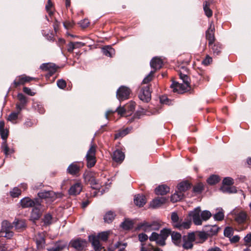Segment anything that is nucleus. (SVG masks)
Listing matches in <instances>:
<instances>
[{
  "label": "nucleus",
  "mask_w": 251,
  "mask_h": 251,
  "mask_svg": "<svg viewBox=\"0 0 251 251\" xmlns=\"http://www.w3.org/2000/svg\"><path fill=\"white\" fill-rule=\"evenodd\" d=\"M90 241L91 242L95 251H100L102 249L101 245L100 242V239L95 235L89 236Z\"/></svg>",
  "instance_id": "f3484780"
},
{
  "label": "nucleus",
  "mask_w": 251,
  "mask_h": 251,
  "mask_svg": "<svg viewBox=\"0 0 251 251\" xmlns=\"http://www.w3.org/2000/svg\"><path fill=\"white\" fill-rule=\"evenodd\" d=\"M163 62L162 60L157 57H153L150 62L151 68L154 69L153 71L160 69L162 66Z\"/></svg>",
  "instance_id": "5701e85b"
},
{
  "label": "nucleus",
  "mask_w": 251,
  "mask_h": 251,
  "mask_svg": "<svg viewBox=\"0 0 251 251\" xmlns=\"http://www.w3.org/2000/svg\"><path fill=\"white\" fill-rule=\"evenodd\" d=\"M233 229L230 227H226L225 228L224 234L226 237L230 238L233 235Z\"/></svg>",
  "instance_id": "3c124183"
},
{
  "label": "nucleus",
  "mask_w": 251,
  "mask_h": 251,
  "mask_svg": "<svg viewBox=\"0 0 251 251\" xmlns=\"http://www.w3.org/2000/svg\"><path fill=\"white\" fill-rule=\"evenodd\" d=\"M83 166V163L81 162H74L68 166L67 172L72 176H78Z\"/></svg>",
  "instance_id": "9d476101"
},
{
  "label": "nucleus",
  "mask_w": 251,
  "mask_h": 251,
  "mask_svg": "<svg viewBox=\"0 0 251 251\" xmlns=\"http://www.w3.org/2000/svg\"><path fill=\"white\" fill-rule=\"evenodd\" d=\"M196 240V236L194 232L188 233L182 237L181 246L185 250H191L193 248V243Z\"/></svg>",
  "instance_id": "6e6552de"
},
{
  "label": "nucleus",
  "mask_w": 251,
  "mask_h": 251,
  "mask_svg": "<svg viewBox=\"0 0 251 251\" xmlns=\"http://www.w3.org/2000/svg\"><path fill=\"white\" fill-rule=\"evenodd\" d=\"M230 214L238 224L245 223L248 219L247 212L241 207H235L230 212Z\"/></svg>",
  "instance_id": "39448f33"
},
{
  "label": "nucleus",
  "mask_w": 251,
  "mask_h": 251,
  "mask_svg": "<svg viewBox=\"0 0 251 251\" xmlns=\"http://www.w3.org/2000/svg\"><path fill=\"white\" fill-rule=\"evenodd\" d=\"M223 185L230 186L233 184V179L230 177H226L224 178L223 181Z\"/></svg>",
  "instance_id": "603ef678"
},
{
  "label": "nucleus",
  "mask_w": 251,
  "mask_h": 251,
  "mask_svg": "<svg viewBox=\"0 0 251 251\" xmlns=\"http://www.w3.org/2000/svg\"><path fill=\"white\" fill-rule=\"evenodd\" d=\"M19 114L18 112H16L11 113L7 118V120L12 123H15Z\"/></svg>",
  "instance_id": "49530a36"
},
{
  "label": "nucleus",
  "mask_w": 251,
  "mask_h": 251,
  "mask_svg": "<svg viewBox=\"0 0 251 251\" xmlns=\"http://www.w3.org/2000/svg\"><path fill=\"white\" fill-rule=\"evenodd\" d=\"M222 192L224 193H233L234 191L233 190L234 189V188L230 187L228 185H223L220 189Z\"/></svg>",
  "instance_id": "864d4df0"
},
{
  "label": "nucleus",
  "mask_w": 251,
  "mask_h": 251,
  "mask_svg": "<svg viewBox=\"0 0 251 251\" xmlns=\"http://www.w3.org/2000/svg\"><path fill=\"white\" fill-rule=\"evenodd\" d=\"M245 244L246 246H251V233H248L244 238Z\"/></svg>",
  "instance_id": "4d7b16f0"
},
{
  "label": "nucleus",
  "mask_w": 251,
  "mask_h": 251,
  "mask_svg": "<svg viewBox=\"0 0 251 251\" xmlns=\"http://www.w3.org/2000/svg\"><path fill=\"white\" fill-rule=\"evenodd\" d=\"M133 226V222L131 220L128 219L125 220L121 224V226L123 228L126 230H128L132 228Z\"/></svg>",
  "instance_id": "58836bf2"
},
{
  "label": "nucleus",
  "mask_w": 251,
  "mask_h": 251,
  "mask_svg": "<svg viewBox=\"0 0 251 251\" xmlns=\"http://www.w3.org/2000/svg\"><path fill=\"white\" fill-rule=\"evenodd\" d=\"M130 93L131 90L129 88L122 86L117 90L116 96L119 100H124L129 98Z\"/></svg>",
  "instance_id": "9b49d317"
},
{
  "label": "nucleus",
  "mask_w": 251,
  "mask_h": 251,
  "mask_svg": "<svg viewBox=\"0 0 251 251\" xmlns=\"http://www.w3.org/2000/svg\"><path fill=\"white\" fill-rule=\"evenodd\" d=\"M203 190V185L202 183H198L193 188L194 192L200 193Z\"/></svg>",
  "instance_id": "5fc2aeb1"
},
{
  "label": "nucleus",
  "mask_w": 251,
  "mask_h": 251,
  "mask_svg": "<svg viewBox=\"0 0 251 251\" xmlns=\"http://www.w3.org/2000/svg\"><path fill=\"white\" fill-rule=\"evenodd\" d=\"M14 227L17 230H21L25 227V223L23 220H15L13 222Z\"/></svg>",
  "instance_id": "72a5a7b5"
},
{
  "label": "nucleus",
  "mask_w": 251,
  "mask_h": 251,
  "mask_svg": "<svg viewBox=\"0 0 251 251\" xmlns=\"http://www.w3.org/2000/svg\"><path fill=\"white\" fill-rule=\"evenodd\" d=\"M97 146L93 143L92 140L89 149L86 155L87 165L89 168L93 167L96 163V152Z\"/></svg>",
  "instance_id": "0eeeda50"
},
{
  "label": "nucleus",
  "mask_w": 251,
  "mask_h": 251,
  "mask_svg": "<svg viewBox=\"0 0 251 251\" xmlns=\"http://www.w3.org/2000/svg\"><path fill=\"white\" fill-rule=\"evenodd\" d=\"M66 246L67 244L65 242L59 241L56 242L52 248H48L47 250L48 251H61Z\"/></svg>",
  "instance_id": "bb28decb"
},
{
  "label": "nucleus",
  "mask_w": 251,
  "mask_h": 251,
  "mask_svg": "<svg viewBox=\"0 0 251 251\" xmlns=\"http://www.w3.org/2000/svg\"><path fill=\"white\" fill-rule=\"evenodd\" d=\"M39 202L38 199H35L33 201L28 197H25L22 199L20 201L21 205L23 208L31 207L35 206Z\"/></svg>",
  "instance_id": "dca6fc26"
},
{
  "label": "nucleus",
  "mask_w": 251,
  "mask_h": 251,
  "mask_svg": "<svg viewBox=\"0 0 251 251\" xmlns=\"http://www.w3.org/2000/svg\"><path fill=\"white\" fill-rule=\"evenodd\" d=\"M211 49L214 55H218L221 51V45L219 43H216L213 45H212Z\"/></svg>",
  "instance_id": "79ce46f5"
},
{
  "label": "nucleus",
  "mask_w": 251,
  "mask_h": 251,
  "mask_svg": "<svg viewBox=\"0 0 251 251\" xmlns=\"http://www.w3.org/2000/svg\"><path fill=\"white\" fill-rule=\"evenodd\" d=\"M205 231L207 233L209 236L216 235L219 230V227L216 225L207 226L205 227Z\"/></svg>",
  "instance_id": "7c9ffc66"
},
{
  "label": "nucleus",
  "mask_w": 251,
  "mask_h": 251,
  "mask_svg": "<svg viewBox=\"0 0 251 251\" xmlns=\"http://www.w3.org/2000/svg\"><path fill=\"white\" fill-rule=\"evenodd\" d=\"M125 159V154L120 150H116L113 153L112 159L117 163H121Z\"/></svg>",
  "instance_id": "4be33fe9"
},
{
  "label": "nucleus",
  "mask_w": 251,
  "mask_h": 251,
  "mask_svg": "<svg viewBox=\"0 0 251 251\" xmlns=\"http://www.w3.org/2000/svg\"><path fill=\"white\" fill-rule=\"evenodd\" d=\"M135 103L134 102H130L126 106V107L127 110L130 112L133 111L135 109Z\"/></svg>",
  "instance_id": "680f3d73"
},
{
  "label": "nucleus",
  "mask_w": 251,
  "mask_h": 251,
  "mask_svg": "<svg viewBox=\"0 0 251 251\" xmlns=\"http://www.w3.org/2000/svg\"><path fill=\"white\" fill-rule=\"evenodd\" d=\"M110 233L109 231H103L100 233H99L97 235V237H98L100 240L102 241H106L107 240L109 235Z\"/></svg>",
  "instance_id": "c03bdc74"
},
{
  "label": "nucleus",
  "mask_w": 251,
  "mask_h": 251,
  "mask_svg": "<svg viewBox=\"0 0 251 251\" xmlns=\"http://www.w3.org/2000/svg\"><path fill=\"white\" fill-rule=\"evenodd\" d=\"M220 179L219 176L217 175H212L207 179V182L210 185H214L220 181Z\"/></svg>",
  "instance_id": "a19ab883"
},
{
  "label": "nucleus",
  "mask_w": 251,
  "mask_h": 251,
  "mask_svg": "<svg viewBox=\"0 0 251 251\" xmlns=\"http://www.w3.org/2000/svg\"><path fill=\"white\" fill-rule=\"evenodd\" d=\"M170 235L173 243L177 247H181L182 240L181 235L179 233L175 231H171Z\"/></svg>",
  "instance_id": "412c9836"
},
{
  "label": "nucleus",
  "mask_w": 251,
  "mask_h": 251,
  "mask_svg": "<svg viewBox=\"0 0 251 251\" xmlns=\"http://www.w3.org/2000/svg\"><path fill=\"white\" fill-rule=\"evenodd\" d=\"M183 193L176 191L171 197V200L173 202H176L181 200L183 197Z\"/></svg>",
  "instance_id": "4c0bfd02"
},
{
  "label": "nucleus",
  "mask_w": 251,
  "mask_h": 251,
  "mask_svg": "<svg viewBox=\"0 0 251 251\" xmlns=\"http://www.w3.org/2000/svg\"><path fill=\"white\" fill-rule=\"evenodd\" d=\"M214 30V25L211 23L209 28L206 31V38L208 41L209 46H212L215 41Z\"/></svg>",
  "instance_id": "2eb2a0df"
},
{
  "label": "nucleus",
  "mask_w": 251,
  "mask_h": 251,
  "mask_svg": "<svg viewBox=\"0 0 251 251\" xmlns=\"http://www.w3.org/2000/svg\"><path fill=\"white\" fill-rule=\"evenodd\" d=\"M213 218L216 221H220L223 220L224 218L223 210L222 208L220 209L219 211L214 215Z\"/></svg>",
  "instance_id": "a18cd8bd"
},
{
  "label": "nucleus",
  "mask_w": 251,
  "mask_h": 251,
  "mask_svg": "<svg viewBox=\"0 0 251 251\" xmlns=\"http://www.w3.org/2000/svg\"><path fill=\"white\" fill-rule=\"evenodd\" d=\"M153 249V247L151 245H149L147 247H144L143 244H142L141 251H152Z\"/></svg>",
  "instance_id": "0e129e2a"
},
{
  "label": "nucleus",
  "mask_w": 251,
  "mask_h": 251,
  "mask_svg": "<svg viewBox=\"0 0 251 251\" xmlns=\"http://www.w3.org/2000/svg\"><path fill=\"white\" fill-rule=\"evenodd\" d=\"M75 49V48L74 47V45L73 44V42H70L67 45V50L69 52H73L74 50Z\"/></svg>",
  "instance_id": "774afa93"
},
{
  "label": "nucleus",
  "mask_w": 251,
  "mask_h": 251,
  "mask_svg": "<svg viewBox=\"0 0 251 251\" xmlns=\"http://www.w3.org/2000/svg\"><path fill=\"white\" fill-rule=\"evenodd\" d=\"M17 97L21 103L25 104L26 102L25 97L23 94H19Z\"/></svg>",
  "instance_id": "e2e57ef3"
},
{
  "label": "nucleus",
  "mask_w": 251,
  "mask_h": 251,
  "mask_svg": "<svg viewBox=\"0 0 251 251\" xmlns=\"http://www.w3.org/2000/svg\"><path fill=\"white\" fill-rule=\"evenodd\" d=\"M171 233V230L164 228L161 230L160 233L153 232L149 237L151 241H154L159 246H164L166 245V240Z\"/></svg>",
  "instance_id": "7ed1b4c3"
},
{
  "label": "nucleus",
  "mask_w": 251,
  "mask_h": 251,
  "mask_svg": "<svg viewBox=\"0 0 251 251\" xmlns=\"http://www.w3.org/2000/svg\"><path fill=\"white\" fill-rule=\"evenodd\" d=\"M97 174L89 172L84 174V178L86 182L91 185L92 189L95 190L94 191V196H96L98 192L97 190L100 189L101 184L100 183L99 180L96 179Z\"/></svg>",
  "instance_id": "20e7f679"
},
{
  "label": "nucleus",
  "mask_w": 251,
  "mask_h": 251,
  "mask_svg": "<svg viewBox=\"0 0 251 251\" xmlns=\"http://www.w3.org/2000/svg\"><path fill=\"white\" fill-rule=\"evenodd\" d=\"M34 79V78L26 75H20L16 78L13 83L15 85V86L16 87L20 85L24 84L26 82H29Z\"/></svg>",
  "instance_id": "a211bd4d"
},
{
  "label": "nucleus",
  "mask_w": 251,
  "mask_h": 251,
  "mask_svg": "<svg viewBox=\"0 0 251 251\" xmlns=\"http://www.w3.org/2000/svg\"><path fill=\"white\" fill-rule=\"evenodd\" d=\"M56 84L57 86L61 89H64L66 87V82L63 79H58L56 82Z\"/></svg>",
  "instance_id": "6e6d98bb"
},
{
  "label": "nucleus",
  "mask_w": 251,
  "mask_h": 251,
  "mask_svg": "<svg viewBox=\"0 0 251 251\" xmlns=\"http://www.w3.org/2000/svg\"><path fill=\"white\" fill-rule=\"evenodd\" d=\"M82 190V185L80 183L77 182L73 185L69 190V193L71 195L79 194Z\"/></svg>",
  "instance_id": "393cba45"
},
{
  "label": "nucleus",
  "mask_w": 251,
  "mask_h": 251,
  "mask_svg": "<svg viewBox=\"0 0 251 251\" xmlns=\"http://www.w3.org/2000/svg\"><path fill=\"white\" fill-rule=\"evenodd\" d=\"M70 244L71 247L78 251L83 250L87 246L86 241L81 238L72 240Z\"/></svg>",
  "instance_id": "ddd939ff"
},
{
  "label": "nucleus",
  "mask_w": 251,
  "mask_h": 251,
  "mask_svg": "<svg viewBox=\"0 0 251 251\" xmlns=\"http://www.w3.org/2000/svg\"><path fill=\"white\" fill-rule=\"evenodd\" d=\"M34 240L38 250L43 249L45 247V239L42 233H38L35 235Z\"/></svg>",
  "instance_id": "aec40b11"
},
{
  "label": "nucleus",
  "mask_w": 251,
  "mask_h": 251,
  "mask_svg": "<svg viewBox=\"0 0 251 251\" xmlns=\"http://www.w3.org/2000/svg\"><path fill=\"white\" fill-rule=\"evenodd\" d=\"M171 220L173 226L176 228L177 224H179L181 220L179 219L177 214L176 212H173L171 215Z\"/></svg>",
  "instance_id": "37998d69"
},
{
  "label": "nucleus",
  "mask_w": 251,
  "mask_h": 251,
  "mask_svg": "<svg viewBox=\"0 0 251 251\" xmlns=\"http://www.w3.org/2000/svg\"><path fill=\"white\" fill-rule=\"evenodd\" d=\"M41 208V204L39 201L36 204L35 206H33L30 215V219L31 220L35 221L39 219L42 215Z\"/></svg>",
  "instance_id": "4468645a"
},
{
  "label": "nucleus",
  "mask_w": 251,
  "mask_h": 251,
  "mask_svg": "<svg viewBox=\"0 0 251 251\" xmlns=\"http://www.w3.org/2000/svg\"><path fill=\"white\" fill-rule=\"evenodd\" d=\"M52 4L50 0H48L47 5H46V9L47 12L50 15L52 14V12L50 11V8L52 7Z\"/></svg>",
  "instance_id": "338daca9"
},
{
  "label": "nucleus",
  "mask_w": 251,
  "mask_h": 251,
  "mask_svg": "<svg viewBox=\"0 0 251 251\" xmlns=\"http://www.w3.org/2000/svg\"><path fill=\"white\" fill-rule=\"evenodd\" d=\"M160 227L161 224L157 221L151 222L143 221L138 225L137 228L142 229L144 232H149L152 230H158Z\"/></svg>",
  "instance_id": "423d86ee"
},
{
  "label": "nucleus",
  "mask_w": 251,
  "mask_h": 251,
  "mask_svg": "<svg viewBox=\"0 0 251 251\" xmlns=\"http://www.w3.org/2000/svg\"><path fill=\"white\" fill-rule=\"evenodd\" d=\"M134 201L137 206L142 207L145 205L147 201L145 196L138 194L135 196Z\"/></svg>",
  "instance_id": "a878e982"
},
{
  "label": "nucleus",
  "mask_w": 251,
  "mask_h": 251,
  "mask_svg": "<svg viewBox=\"0 0 251 251\" xmlns=\"http://www.w3.org/2000/svg\"><path fill=\"white\" fill-rule=\"evenodd\" d=\"M167 199L165 197H158L153 200L150 202V207L152 208H157L165 203Z\"/></svg>",
  "instance_id": "6ab92c4d"
},
{
  "label": "nucleus",
  "mask_w": 251,
  "mask_h": 251,
  "mask_svg": "<svg viewBox=\"0 0 251 251\" xmlns=\"http://www.w3.org/2000/svg\"><path fill=\"white\" fill-rule=\"evenodd\" d=\"M154 73L155 71H151L149 74L144 78L142 83L144 84H147L151 81L153 78Z\"/></svg>",
  "instance_id": "09e8293b"
},
{
  "label": "nucleus",
  "mask_w": 251,
  "mask_h": 251,
  "mask_svg": "<svg viewBox=\"0 0 251 251\" xmlns=\"http://www.w3.org/2000/svg\"><path fill=\"white\" fill-rule=\"evenodd\" d=\"M189 216L193 219L194 223L197 226L201 225L202 221L208 220L212 216L208 210L201 211V208L198 207L189 213Z\"/></svg>",
  "instance_id": "f257e3e1"
},
{
  "label": "nucleus",
  "mask_w": 251,
  "mask_h": 251,
  "mask_svg": "<svg viewBox=\"0 0 251 251\" xmlns=\"http://www.w3.org/2000/svg\"><path fill=\"white\" fill-rule=\"evenodd\" d=\"M102 51L104 55L108 57H112L115 53L114 49L110 46H105L103 47L102 49Z\"/></svg>",
  "instance_id": "473e14b6"
},
{
  "label": "nucleus",
  "mask_w": 251,
  "mask_h": 251,
  "mask_svg": "<svg viewBox=\"0 0 251 251\" xmlns=\"http://www.w3.org/2000/svg\"><path fill=\"white\" fill-rule=\"evenodd\" d=\"M190 188V184L187 181L180 182L177 185L178 191L183 193Z\"/></svg>",
  "instance_id": "2f4dec72"
},
{
  "label": "nucleus",
  "mask_w": 251,
  "mask_h": 251,
  "mask_svg": "<svg viewBox=\"0 0 251 251\" xmlns=\"http://www.w3.org/2000/svg\"><path fill=\"white\" fill-rule=\"evenodd\" d=\"M5 123L3 121H0V135L1 139L4 141H6L8 136V131L4 128Z\"/></svg>",
  "instance_id": "cd10ccee"
},
{
  "label": "nucleus",
  "mask_w": 251,
  "mask_h": 251,
  "mask_svg": "<svg viewBox=\"0 0 251 251\" xmlns=\"http://www.w3.org/2000/svg\"><path fill=\"white\" fill-rule=\"evenodd\" d=\"M1 149L5 155H8L13 152V150H11L8 147L6 141H4L1 144Z\"/></svg>",
  "instance_id": "e433bc0d"
},
{
  "label": "nucleus",
  "mask_w": 251,
  "mask_h": 251,
  "mask_svg": "<svg viewBox=\"0 0 251 251\" xmlns=\"http://www.w3.org/2000/svg\"><path fill=\"white\" fill-rule=\"evenodd\" d=\"M191 222L189 221L183 222L182 220L176 225V228L179 229H188L190 227Z\"/></svg>",
  "instance_id": "c9c22d12"
},
{
  "label": "nucleus",
  "mask_w": 251,
  "mask_h": 251,
  "mask_svg": "<svg viewBox=\"0 0 251 251\" xmlns=\"http://www.w3.org/2000/svg\"><path fill=\"white\" fill-rule=\"evenodd\" d=\"M169 191V187L165 185H160L155 189V194L157 195H166Z\"/></svg>",
  "instance_id": "c756f323"
},
{
  "label": "nucleus",
  "mask_w": 251,
  "mask_h": 251,
  "mask_svg": "<svg viewBox=\"0 0 251 251\" xmlns=\"http://www.w3.org/2000/svg\"><path fill=\"white\" fill-rule=\"evenodd\" d=\"M209 6H210V3L209 2H208L207 1H205L203 2V10L204 11V13H205V15L208 18L211 17L213 14L212 11L210 9Z\"/></svg>",
  "instance_id": "f704fd0d"
},
{
  "label": "nucleus",
  "mask_w": 251,
  "mask_h": 251,
  "mask_svg": "<svg viewBox=\"0 0 251 251\" xmlns=\"http://www.w3.org/2000/svg\"><path fill=\"white\" fill-rule=\"evenodd\" d=\"M115 216V214L112 211L107 212L104 216V220L105 222L110 223L112 222Z\"/></svg>",
  "instance_id": "ea45409f"
},
{
  "label": "nucleus",
  "mask_w": 251,
  "mask_h": 251,
  "mask_svg": "<svg viewBox=\"0 0 251 251\" xmlns=\"http://www.w3.org/2000/svg\"><path fill=\"white\" fill-rule=\"evenodd\" d=\"M198 236L199 239L201 240V243L204 242L207 239L208 236H209L207 233H206L205 230L204 231H201L199 232Z\"/></svg>",
  "instance_id": "8fccbe9b"
},
{
  "label": "nucleus",
  "mask_w": 251,
  "mask_h": 251,
  "mask_svg": "<svg viewBox=\"0 0 251 251\" xmlns=\"http://www.w3.org/2000/svg\"><path fill=\"white\" fill-rule=\"evenodd\" d=\"M128 129H124L121 131H120L119 133L115 134V138H118L120 137H124L125 135H126L128 133Z\"/></svg>",
  "instance_id": "bf43d9fd"
},
{
  "label": "nucleus",
  "mask_w": 251,
  "mask_h": 251,
  "mask_svg": "<svg viewBox=\"0 0 251 251\" xmlns=\"http://www.w3.org/2000/svg\"><path fill=\"white\" fill-rule=\"evenodd\" d=\"M148 238L149 237L148 235L144 233H142L138 234L139 240L141 242L146 241V240H148Z\"/></svg>",
  "instance_id": "052dcab7"
},
{
  "label": "nucleus",
  "mask_w": 251,
  "mask_h": 251,
  "mask_svg": "<svg viewBox=\"0 0 251 251\" xmlns=\"http://www.w3.org/2000/svg\"><path fill=\"white\" fill-rule=\"evenodd\" d=\"M52 216L50 214L45 215L44 218V222L46 225H50L51 223Z\"/></svg>",
  "instance_id": "13d9d810"
},
{
  "label": "nucleus",
  "mask_w": 251,
  "mask_h": 251,
  "mask_svg": "<svg viewBox=\"0 0 251 251\" xmlns=\"http://www.w3.org/2000/svg\"><path fill=\"white\" fill-rule=\"evenodd\" d=\"M179 75L183 83L173 82L171 87L174 92L182 94L190 89V78L187 75L183 74L181 71L179 73Z\"/></svg>",
  "instance_id": "f03ea898"
},
{
  "label": "nucleus",
  "mask_w": 251,
  "mask_h": 251,
  "mask_svg": "<svg viewBox=\"0 0 251 251\" xmlns=\"http://www.w3.org/2000/svg\"><path fill=\"white\" fill-rule=\"evenodd\" d=\"M10 195L13 198H16L21 194V190L18 187H14L10 192Z\"/></svg>",
  "instance_id": "de8ad7c7"
},
{
  "label": "nucleus",
  "mask_w": 251,
  "mask_h": 251,
  "mask_svg": "<svg viewBox=\"0 0 251 251\" xmlns=\"http://www.w3.org/2000/svg\"><path fill=\"white\" fill-rule=\"evenodd\" d=\"M13 227L7 221H4L2 223L1 230L0 231V237H5L8 239H10L13 236V232L10 231V229Z\"/></svg>",
  "instance_id": "1a4fd4ad"
},
{
  "label": "nucleus",
  "mask_w": 251,
  "mask_h": 251,
  "mask_svg": "<svg viewBox=\"0 0 251 251\" xmlns=\"http://www.w3.org/2000/svg\"><path fill=\"white\" fill-rule=\"evenodd\" d=\"M40 68L44 71H49L50 76L52 75L56 71L55 65L51 63L43 64L40 66Z\"/></svg>",
  "instance_id": "b1692460"
},
{
  "label": "nucleus",
  "mask_w": 251,
  "mask_h": 251,
  "mask_svg": "<svg viewBox=\"0 0 251 251\" xmlns=\"http://www.w3.org/2000/svg\"><path fill=\"white\" fill-rule=\"evenodd\" d=\"M139 99L144 101L148 102L151 99V91L149 85L143 87L139 94Z\"/></svg>",
  "instance_id": "f8f14e48"
},
{
  "label": "nucleus",
  "mask_w": 251,
  "mask_h": 251,
  "mask_svg": "<svg viewBox=\"0 0 251 251\" xmlns=\"http://www.w3.org/2000/svg\"><path fill=\"white\" fill-rule=\"evenodd\" d=\"M212 61V58L209 55H207L204 59L202 61V64L205 65H208Z\"/></svg>",
  "instance_id": "69168bd1"
},
{
  "label": "nucleus",
  "mask_w": 251,
  "mask_h": 251,
  "mask_svg": "<svg viewBox=\"0 0 251 251\" xmlns=\"http://www.w3.org/2000/svg\"><path fill=\"white\" fill-rule=\"evenodd\" d=\"M38 196L41 199L50 198L52 200L55 196V193L51 191H43L39 192Z\"/></svg>",
  "instance_id": "c85d7f7f"
}]
</instances>
